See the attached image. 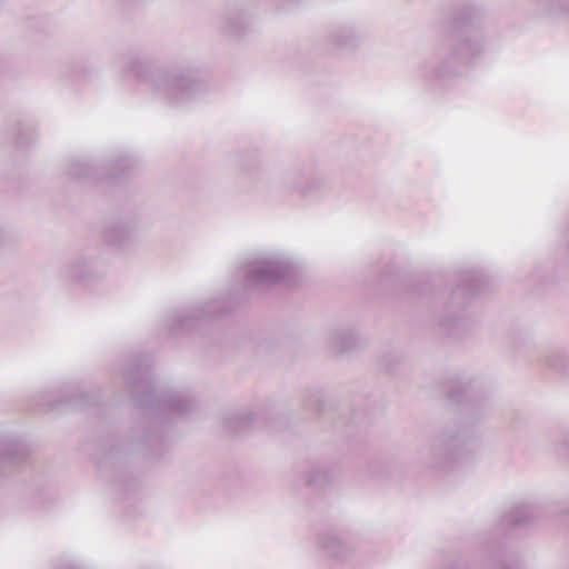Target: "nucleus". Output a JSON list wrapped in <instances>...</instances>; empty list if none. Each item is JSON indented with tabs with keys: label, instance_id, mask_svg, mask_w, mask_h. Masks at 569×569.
<instances>
[{
	"label": "nucleus",
	"instance_id": "nucleus-1",
	"mask_svg": "<svg viewBox=\"0 0 569 569\" xmlns=\"http://www.w3.org/2000/svg\"><path fill=\"white\" fill-rule=\"evenodd\" d=\"M152 359L148 353H136L122 372L134 406L142 410L141 421L130 435L112 439L100 447L97 467L102 477L112 473V482L123 492L133 490L137 480L126 469L129 453L160 456L168 447V432L173 418L190 413L196 401L190 392L158 388L151 370Z\"/></svg>",
	"mask_w": 569,
	"mask_h": 569
},
{
	"label": "nucleus",
	"instance_id": "nucleus-2",
	"mask_svg": "<svg viewBox=\"0 0 569 569\" xmlns=\"http://www.w3.org/2000/svg\"><path fill=\"white\" fill-rule=\"evenodd\" d=\"M443 277L436 274L425 277L413 287V292L419 296L438 295L441 292L446 296L445 310L446 315L441 318L439 326L447 333L451 335L462 323V318L458 312L462 311L471 299L486 292L491 281L481 269H462L455 273L453 281L456 287L452 289L440 290L439 284L442 283Z\"/></svg>",
	"mask_w": 569,
	"mask_h": 569
},
{
	"label": "nucleus",
	"instance_id": "nucleus-3",
	"mask_svg": "<svg viewBox=\"0 0 569 569\" xmlns=\"http://www.w3.org/2000/svg\"><path fill=\"white\" fill-rule=\"evenodd\" d=\"M238 302L237 293H221L203 303L170 310L163 326L172 338L202 333L214 318L231 312Z\"/></svg>",
	"mask_w": 569,
	"mask_h": 569
},
{
	"label": "nucleus",
	"instance_id": "nucleus-4",
	"mask_svg": "<svg viewBox=\"0 0 569 569\" xmlns=\"http://www.w3.org/2000/svg\"><path fill=\"white\" fill-rule=\"evenodd\" d=\"M139 170V162L132 157H123L99 168L81 159H72L68 174L87 183L98 184L107 181L109 184H121L132 178Z\"/></svg>",
	"mask_w": 569,
	"mask_h": 569
},
{
	"label": "nucleus",
	"instance_id": "nucleus-5",
	"mask_svg": "<svg viewBox=\"0 0 569 569\" xmlns=\"http://www.w3.org/2000/svg\"><path fill=\"white\" fill-rule=\"evenodd\" d=\"M296 270V264L283 256L256 259L243 268L244 287L249 289L288 283L295 278Z\"/></svg>",
	"mask_w": 569,
	"mask_h": 569
},
{
	"label": "nucleus",
	"instance_id": "nucleus-6",
	"mask_svg": "<svg viewBox=\"0 0 569 569\" xmlns=\"http://www.w3.org/2000/svg\"><path fill=\"white\" fill-rule=\"evenodd\" d=\"M473 448V442L465 430L457 433L442 431L430 445L432 455L431 468L451 470L467 460Z\"/></svg>",
	"mask_w": 569,
	"mask_h": 569
},
{
	"label": "nucleus",
	"instance_id": "nucleus-7",
	"mask_svg": "<svg viewBox=\"0 0 569 569\" xmlns=\"http://www.w3.org/2000/svg\"><path fill=\"white\" fill-rule=\"evenodd\" d=\"M447 392L449 399L462 407L463 420L473 423L487 408L486 399L480 396L472 381H462L455 377L448 381Z\"/></svg>",
	"mask_w": 569,
	"mask_h": 569
},
{
	"label": "nucleus",
	"instance_id": "nucleus-8",
	"mask_svg": "<svg viewBox=\"0 0 569 569\" xmlns=\"http://www.w3.org/2000/svg\"><path fill=\"white\" fill-rule=\"evenodd\" d=\"M546 509L537 503L520 502L505 512L499 522V530L507 537H516L538 522Z\"/></svg>",
	"mask_w": 569,
	"mask_h": 569
},
{
	"label": "nucleus",
	"instance_id": "nucleus-9",
	"mask_svg": "<svg viewBox=\"0 0 569 569\" xmlns=\"http://www.w3.org/2000/svg\"><path fill=\"white\" fill-rule=\"evenodd\" d=\"M30 463V448L19 436H0V481Z\"/></svg>",
	"mask_w": 569,
	"mask_h": 569
},
{
	"label": "nucleus",
	"instance_id": "nucleus-10",
	"mask_svg": "<svg viewBox=\"0 0 569 569\" xmlns=\"http://www.w3.org/2000/svg\"><path fill=\"white\" fill-rule=\"evenodd\" d=\"M60 392L62 393L61 397H58L52 390L42 391L37 395L38 400L36 409L39 411L46 409L52 410L63 405L84 409L92 405L89 396L82 392L78 386H64Z\"/></svg>",
	"mask_w": 569,
	"mask_h": 569
},
{
	"label": "nucleus",
	"instance_id": "nucleus-11",
	"mask_svg": "<svg viewBox=\"0 0 569 569\" xmlns=\"http://www.w3.org/2000/svg\"><path fill=\"white\" fill-rule=\"evenodd\" d=\"M483 566L487 569H523L520 558L500 539L486 541L482 547Z\"/></svg>",
	"mask_w": 569,
	"mask_h": 569
},
{
	"label": "nucleus",
	"instance_id": "nucleus-12",
	"mask_svg": "<svg viewBox=\"0 0 569 569\" xmlns=\"http://www.w3.org/2000/svg\"><path fill=\"white\" fill-rule=\"evenodd\" d=\"M59 276L62 280L71 281L83 287H89L99 279L93 263L83 256L76 257L64 263L59 270Z\"/></svg>",
	"mask_w": 569,
	"mask_h": 569
},
{
	"label": "nucleus",
	"instance_id": "nucleus-13",
	"mask_svg": "<svg viewBox=\"0 0 569 569\" xmlns=\"http://www.w3.org/2000/svg\"><path fill=\"white\" fill-rule=\"evenodd\" d=\"M102 238L108 246L124 247L132 238V227L121 220L108 221Z\"/></svg>",
	"mask_w": 569,
	"mask_h": 569
},
{
	"label": "nucleus",
	"instance_id": "nucleus-14",
	"mask_svg": "<svg viewBox=\"0 0 569 569\" xmlns=\"http://www.w3.org/2000/svg\"><path fill=\"white\" fill-rule=\"evenodd\" d=\"M318 543L323 553L336 561H343L351 551L349 546L333 533L320 536Z\"/></svg>",
	"mask_w": 569,
	"mask_h": 569
},
{
	"label": "nucleus",
	"instance_id": "nucleus-15",
	"mask_svg": "<svg viewBox=\"0 0 569 569\" xmlns=\"http://www.w3.org/2000/svg\"><path fill=\"white\" fill-rule=\"evenodd\" d=\"M331 347L336 352L353 350L359 342L358 335L353 328L339 327L331 332Z\"/></svg>",
	"mask_w": 569,
	"mask_h": 569
},
{
	"label": "nucleus",
	"instance_id": "nucleus-16",
	"mask_svg": "<svg viewBox=\"0 0 569 569\" xmlns=\"http://www.w3.org/2000/svg\"><path fill=\"white\" fill-rule=\"evenodd\" d=\"M254 415L252 412L240 413L233 412L224 417L223 423L226 429L234 435L243 433L251 429L254 423Z\"/></svg>",
	"mask_w": 569,
	"mask_h": 569
},
{
	"label": "nucleus",
	"instance_id": "nucleus-17",
	"mask_svg": "<svg viewBox=\"0 0 569 569\" xmlns=\"http://www.w3.org/2000/svg\"><path fill=\"white\" fill-rule=\"evenodd\" d=\"M541 361L555 371H566L569 365V356L561 349L548 350L542 357Z\"/></svg>",
	"mask_w": 569,
	"mask_h": 569
},
{
	"label": "nucleus",
	"instance_id": "nucleus-18",
	"mask_svg": "<svg viewBox=\"0 0 569 569\" xmlns=\"http://www.w3.org/2000/svg\"><path fill=\"white\" fill-rule=\"evenodd\" d=\"M306 485L311 489H321L331 481V473L322 467H311L306 473Z\"/></svg>",
	"mask_w": 569,
	"mask_h": 569
},
{
	"label": "nucleus",
	"instance_id": "nucleus-19",
	"mask_svg": "<svg viewBox=\"0 0 569 569\" xmlns=\"http://www.w3.org/2000/svg\"><path fill=\"white\" fill-rule=\"evenodd\" d=\"M552 446L556 455L569 459V431H557L552 435Z\"/></svg>",
	"mask_w": 569,
	"mask_h": 569
},
{
	"label": "nucleus",
	"instance_id": "nucleus-20",
	"mask_svg": "<svg viewBox=\"0 0 569 569\" xmlns=\"http://www.w3.org/2000/svg\"><path fill=\"white\" fill-rule=\"evenodd\" d=\"M323 184V180L318 176H311L306 178L303 183H299L296 186L297 191L303 196L308 197L313 194L317 190H319Z\"/></svg>",
	"mask_w": 569,
	"mask_h": 569
},
{
	"label": "nucleus",
	"instance_id": "nucleus-21",
	"mask_svg": "<svg viewBox=\"0 0 569 569\" xmlns=\"http://www.w3.org/2000/svg\"><path fill=\"white\" fill-rule=\"evenodd\" d=\"M312 398H313V401H315V410L316 411H321L322 410V401L320 399V393L319 392H315L312 393Z\"/></svg>",
	"mask_w": 569,
	"mask_h": 569
},
{
	"label": "nucleus",
	"instance_id": "nucleus-22",
	"mask_svg": "<svg viewBox=\"0 0 569 569\" xmlns=\"http://www.w3.org/2000/svg\"><path fill=\"white\" fill-rule=\"evenodd\" d=\"M447 569H472V568L465 562L457 561V562L452 563L450 567H448Z\"/></svg>",
	"mask_w": 569,
	"mask_h": 569
},
{
	"label": "nucleus",
	"instance_id": "nucleus-23",
	"mask_svg": "<svg viewBox=\"0 0 569 569\" xmlns=\"http://www.w3.org/2000/svg\"><path fill=\"white\" fill-rule=\"evenodd\" d=\"M382 366L385 367V369L387 371H391L392 370V368L389 365H387V363H382Z\"/></svg>",
	"mask_w": 569,
	"mask_h": 569
}]
</instances>
